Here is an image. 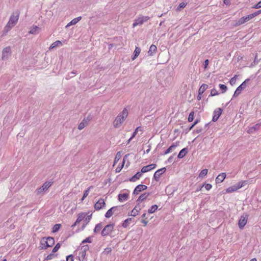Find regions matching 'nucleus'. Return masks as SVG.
I'll return each instance as SVG.
<instances>
[{"label": "nucleus", "instance_id": "1", "mask_svg": "<svg viewBox=\"0 0 261 261\" xmlns=\"http://www.w3.org/2000/svg\"><path fill=\"white\" fill-rule=\"evenodd\" d=\"M128 116V111L126 109H124L120 114L118 115L113 122V126L115 128L119 127Z\"/></svg>", "mask_w": 261, "mask_h": 261}, {"label": "nucleus", "instance_id": "2", "mask_svg": "<svg viewBox=\"0 0 261 261\" xmlns=\"http://www.w3.org/2000/svg\"><path fill=\"white\" fill-rule=\"evenodd\" d=\"M55 243L54 239L52 237L43 238L40 241V247L42 249H46L48 247L52 246Z\"/></svg>", "mask_w": 261, "mask_h": 261}, {"label": "nucleus", "instance_id": "3", "mask_svg": "<svg viewBox=\"0 0 261 261\" xmlns=\"http://www.w3.org/2000/svg\"><path fill=\"white\" fill-rule=\"evenodd\" d=\"M16 23V16L14 15H12L10 19L9 22L7 23V25L4 28V30L3 32V35H5L7 33L11 28L14 27Z\"/></svg>", "mask_w": 261, "mask_h": 261}, {"label": "nucleus", "instance_id": "4", "mask_svg": "<svg viewBox=\"0 0 261 261\" xmlns=\"http://www.w3.org/2000/svg\"><path fill=\"white\" fill-rule=\"evenodd\" d=\"M149 18V17L147 16L140 15L134 20V22L133 24V27L135 28L137 25H142L144 22L147 21Z\"/></svg>", "mask_w": 261, "mask_h": 261}, {"label": "nucleus", "instance_id": "5", "mask_svg": "<svg viewBox=\"0 0 261 261\" xmlns=\"http://www.w3.org/2000/svg\"><path fill=\"white\" fill-rule=\"evenodd\" d=\"M246 184V181H243L242 182H239L237 183L236 185L232 186L226 190V192L227 193H231L234 191H236L237 190L242 188L245 184Z\"/></svg>", "mask_w": 261, "mask_h": 261}, {"label": "nucleus", "instance_id": "6", "mask_svg": "<svg viewBox=\"0 0 261 261\" xmlns=\"http://www.w3.org/2000/svg\"><path fill=\"white\" fill-rule=\"evenodd\" d=\"M114 227V224H109L107 225L101 231V235L102 236H107L110 235L113 231Z\"/></svg>", "mask_w": 261, "mask_h": 261}, {"label": "nucleus", "instance_id": "7", "mask_svg": "<svg viewBox=\"0 0 261 261\" xmlns=\"http://www.w3.org/2000/svg\"><path fill=\"white\" fill-rule=\"evenodd\" d=\"M52 185L50 181L45 182L41 187L37 189V194H40L45 192Z\"/></svg>", "mask_w": 261, "mask_h": 261}, {"label": "nucleus", "instance_id": "8", "mask_svg": "<svg viewBox=\"0 0 261 261\" xmlns=\"http://www.w3.org/2000/svg\"><path fill=\"white\" fill-rule=\"evenodd\" d=\"M249 80L247 79L245 80L236 89L235 91L233 96L236 97L238 96L241 92V91L244 89L246 86L248 82H249Z\"/></svg>", "mask_w": 261, "mask_h": 261}, {"label": "nucleus", "instance_id": "9", "mask_svg": "<svg viewBox=\"0 0 261 261\" xmlns=\"http://www.w3.org/2000/svg\"><path fill=\"white\" fill-rule=\"evenodd\" d=\"M11 55V49L10 47H7L5 48L2 51V60H6L9 59V58Z\"/></svg>", "mask_w": 261, "mask_h": 261}, {"label": "nucleus", "instance_id": "10", "mask_svg": "<svg viewBox=\"0 0 261 261\" xmlns=\"http://www.w3.org/2000/svg\"><path fill=\"white\" fill-rule=\"evenodd\" d=\"M248 220V215L244 214L242 215L239 221V226L242 229L246 224Z\"/></svg>", "mask_w": 261, "mask_h": 261}, {"label": "nucleus", "instance_id": "11", "mask_svg": "<svg viewBox=\"0 0 261 261\" xmlns=\"http://www.w3.org/2000/svg\"><path fill=\"white\" fill-rule=\"evenodd\" d=\"M106 205L105 202L103 199H100L94 205V208L96 210H99L103 207Z\"/></svg>", "mask_w": 261, "mask_h": 261}, {"label": "nucleus", "instance_id": "12", "mask_svg": "<svg viewBox=\"0 0 261 261\" xmlns=\"http://www.w3.org/2000/svg\"><path fill=\"white\" fill-rule=\"evenodd\" d=\"M147 188V186L145 185H139L136 187L134 191L133 194L135 195H138L141 191L146 190Z\"/></svg>", "mask_w": 261, "mask_h": 261}, {"label": "nucleus", "instance_id": "13", "mask_svg": "<svg viewBox=\"0 0 261 261\" xmlns=\"http://www.w3.org/2000/svg\"><path fill=\"white\" fill-rule=\"evenodd\" d=\"M222 110L221 108H217L214 112V116L213 117V121H216L222 113Z\"/></svg>", "mask_w": 261, "mask_h": 261}, {"label": "nucleus", "instance_id": "14", "mask_svg": "<svg viewBox=\"0 0 261 261\" xmlns=\"http://www.w3.org/2000/svg\"><path fill=\"white\" fill-rule=\"evenodd\" d=\"M166 168H163L158 170L154 174V178L156 180H158L161 175L166 171Z\"/></svg>", "mask_w": 261, "mask_h": 261}, {"label": "nucleus", "instance_id": "15", "mask_svg": "<svg viewBox=\"0 0 261 261\" xmlns=\"http://www.w3.org/2000/svg\"><path fill=\"white\" fill-rule=\"evenodd\" d=\"M156 167L155 164H150L146 166H144L141 169V173H145L148 172Z\"/></svg>", "mask_w": 261, "mask_h": 261}, {"label": "nucleus", "instance_id": "16", "mask_svg": "<svg viewBox=\"0 0 261 261\" xmlns=\"http://www.w3.org/2000/svg\"><path fill=\"white\" fill-rule=\"evenodd\" d=\"M261 123H257L254 126L249 128V129L247 130V133L248 134L254 133L255 132L259 129Z\"/></svg>", "mask_w": 261, "mask_h": 261}, {"label": "nucleus", "instance_id": "17", "mask_svg": "<svg viewBox=\"0 0 261 261\" xmlns=\"http://www.w3.org/2000/svg\"><path fill=\"white\" fill-rule=\"evenodd\" d=\"M128 196L129 194L128 193L119 194L118 195V200L120 202L126 201L127 200Z\"/></svg>", "mask_w": 261, "mask_h": 261}, {"label": "nucleus", "instance_id": "18", "mask_svg": "<svg viewBox=\"0 0 261 261\" xmlns=\"http://www.w3.org/2000/svg\"><path fill=\"white\" fill-rule=\"evenodd\" d=\"M226 177L225 173H220L216 178V182L217 184L221 183L222 182Z\"/></svg>", "mask_w": 261, "mask_h": 261}, {"label": "nucleus", "instance_id": "19", "mask_svg": "<svg viewBox=\"0 0 261 261\" xmlns=\"http://www.w3.org/2000/svg\"><path fill=\"white\" fill-rule=\"evenodd\" d=\"M82 19L81 16L77 17L76 18L72 19L70 22H69L66 26V28H68L71 25H74L76 24L79 21H80Z\"/></svg>", "mask_w": 261, "mask_h": 261}, {"label": "nucleus", "instance_id": "20", "mask_svg": "<svg viewBox=\"0 0 261 261\" xmlns=\"http://www.w3.org/2000/svg\"><path fill=\"white\" fill-rule=\"evenodd\" d=\"M129 154H126L124 157H123V162H122V165L119 167V166H118L116 169V172L118 173L119 172L121 171V170H122L123 167L124 166V165L125 164V161H126V160H127V158H128V156Z\"/></svg>", "mask_w": 261, "mask_h": 261}, {"label": "nucleus", "instance_id": "21", "mask_svg": "<svg viewBox=\"0 0 261 261\" xmlns=\"http://www.w3.org/2000/svg\"><path fill=\"white\" fill-rule=\"evenodd\" d=\"M178 145V143H176L175 144H173L171 146H170L165 152L164 154H167L172 150H174L176 147Z\"/></svg>", "mask_w": 261, "mask_h": 261}, {"label": "nucleus", "instance_id": "22", "mask_svg": "<svg viewBox=\"0 0 261 261\" xmlns=\"http://www.w3.org/2000/svg\"><path fill=\"white\" fill-rule=\"evenodd\" d=\"M208 86L207 84H203L200 87L198 90L199 95L202 94L208 88Z\"/></svg>", "mask_w": 261, "mask_h": 261}, {"label": "nucleus", "instance_id": "23", "mask_svg": "<svg viewBox=\"0 0 261 261\" xmlns=\"http://www.w3.org/2000/svg\"><path fill=\"white\" fill-rule=\"evenodd\" d=\"M156 46L155 45L152 44L150 46L148 53L150 56H152L156 52Z\"/></svg>", "mask_w": 261, "mask_h": 261}, {"label": "nucleus", "instance_id": "24", "mask_svg": "<svg viewBox=\"0 0 261 261\" xmlns=\"http://www.w3.org/2000/svg\"><path fill=\"white\" fill-rule=\"evenodd\" d=\"M39 28L37 26H34L32 28L30 29L29 33L32 34H38L39 32Z\"/></svg>", "mask_w": 261, "mask_h": 261}, {"label": "nucleus", "instance_id": "25", "mask_svg": "<svg viewBox=\"0 0 261 261\" xmlns=\"http://www.w3.org/2000/svg\"><path fill=\"white\" fill-rule=\"evenodd\" d=\"M188 152V149L187 148H184L181 149L178 154V158L181 159L184 158Z\"/></svg>", "mask_w": 261, "mask_h": 261}, {"label": "nucleus", "instance_id": "26", "mask_svg": "<svg viewBox=\"0 0 261 261\" xmlns=\"http://www.w3.org/2000/svg\"><path fill=\"white\" fill-rule=\"evenodd\" d=\"M142 176V173L138 172L134 176H133L130 179V181L134 182L137 179H139Z\"/></svg>", "mask_w": 261, "mask_h": 261}, {"label": "nucleus", "instance_id": "27", "mask_svg": "<svg viewBox=\"0 0 261 261\" xmlns=\"http://www.w3.org/2000/svg\"><path fill=\"white\" fill-rule=\"evenodd\" d=\"M92 217V214H90V215H88L87 216H85V218L84 219V221L85 222V224H84L82 228V230H83L85 227H86V225L90 222Z\"/></svg>", "mask_w": 261, "mask_h": 261}, {"label": "nucleus", "instance_id": "28", "mask_svg": "<svg viewBox=\"0 0 261 261\" xmlns=\"http://www.w3.org/2000/svg\"><path fill=\"white\" fill-rule=\"evenodd\" d=\"M141 51V49L139 47H136L134 52V56L132 60H134L139 55Z\"/></svg>", "mask_w": 261, "mask_h": 261}, {"label": "nucleus", "instance_id": "29", "mask_svg": "<svg viewBox=\"0 0 261 261\" xmlns=\"http://www.w3.org/2000/svg\"><path fill=\"white\" fill-rule=\"evenodd\" d=\"M149 194L147 193H144L141 195L139 198L138 199L137 201L139 202H142L144 200L147 198V197L149 196Z\"/></svg>", "mask_w": 261, "mask_h": 261}, {"label": "nucleus", "instance_id": "30", "mask_svg": "<svg viewBox=\"0 0 261 261\" xmlns=\"http://www.w3.org/2000/svg\"><path fill=\"white\" fill-rule=\"evenodd\" d=\"M115 209V208H111L109 209L105 214V217L108 218H110L114 214H115L113 211Z\"/></svg>", "mask_w": 261, "mask_h": 261}, {"label": "nucleus", "instance_id": "31", "mask_svg": "<svg viewBox=\"0 0 261 261\" xmlns=\"http://www.w3.org/2000/svg\"><path fill=\"white\" fill-rule=\"evenodd\" d=\"M86 216L85 213H81L78 215L77 219H76V223H80L82 220H84Z\"/></svg>", "mask_w": 261, "mask_h": 261}, {"label": "nucleus", "instance_id": "32", "mask_svg": "<svg viewBox=\"0 0 261 261\" xmlns=\"http://www.w3.org/2000/svg\"><path fill=\"white\" fill-rule=\"evenodd\" d=\"M102 224L101 223H98L96 225L94 229V232L97 233L100 231V230L102 228Z\"/></svg>", "mask_w": 261, "mask_h": 261}, {"label": "nucleus", "instance_id": "33", "mask_svg": "<svg viewBox=\"0 0 261 261\" xmlns=\"http://www.w3.org/2000/svg\"><path fill=\"white\" fill-rule=\"evenodd\" d=\"M61 44H62V43L60 41L57 40L51 44V45L49 47V48L53 49V48L56 47L57 46H58L59 45H60Z\"/></svg>", "mask_w": 261, "mask_h": 261}, {"label": "nucleus", "instance_id": "34", "mask_svg": "<svg viewBox=\"0 0 261 261\" xmlns=\"http://www.w3.org/2000/svg\"><path fill=\"white\" fill-rule=\"evenodd\" d=\"M121 152L120 151L118 152L115 156L114 162V166L121 159Z\"/></svg>", "mask_w": 261, "mask_h": 261}, {"label": "nucleus", "instance_id": "35", "mask_svg": "<svg viewBox=\"0 0 261 261\" xmlns=\"http://www.w3.org/2000/svg\"><path fill=\"white\" fill-rule=\"evenodd\" d=\"M158 206L157 205H153L148 210V212L149 214L153 213L158 209Z\"/></svg>", "mask_w": 261, "mask_h": 261}, {"label": "nucleus", "instance_id": "36", "mask_svg": "<svg viewBox=\"0 0 261 261\" xmlns=\"http://www.w3.org/2000/svg\"><path fill=\"white\" fill-rule=\"evenodd\" d=\"M85 119H84L83 121L80 123V124L78 126V129L79 130L83 129L86 126H87L88 124L86 123V122H85Z\"/></svg>", "mask_w": 261, "mask_h": 261}, {"label": "nucleus", "instance_id": "37", "mask_svg": "<svg viewBox=\"0 0 261 261\" xmlns=\"http://www.w3.org/2000/svg\"><path fill=\"white\" fill-rule=\"evenodd\" d=\"M132 218H127L126 219L123 223L122 224V226L124 228H126L127 227L128 225L130 223V222L132 221Z\"/></svg>", "mask_w": 261, "mask_h": 261}, {"label": "nucleus", "instance_id": "38", "mask_svg": "<svg viewBox=\"0 0 261 261\" xmlns=\"http://www.w3.org/2000/svg\"><path fill=\"white\" fill-rule=\"evenodd\" d=\"M245 23L244 19L243 17L240 18L238 21L236 22L235 26H239Z\"/></svg>", "mask_w": 261, "mask_h": 261}, {"label": "nucleus", "instance_id": "39", "mask_svg": "<svg viewBox=\"0 0 261 261\" xmlns=\"http://www.w3.org/2000/svg\"><path fill=\"white\" fill-rule=\"evenodd\" d=\"M141 210V208H139V210H137V206H136L134 209L132 211L131 215L133 216H136L138 215V213Z\"/></svg>", "mask_w": 261, "mask_h": 261}, {"label": "nucleus", "instance_id": "40", "mask_svg": "<svg viewBox=\"0 0 261 261\" xmlns=\"http://www.w3.org/2000/svg\"><path fill=\"white\" fill-rule=\"evenodd\" d=\"M207 172L208 170L206 169L202 170L199 175V177L203 178L207 174Z\"/></svg>", "mask_w": 261, "mask_h": 261}, {"label": "nucleus", "instance_id": "41", "mask_svg": "<svg viewBox=\"0 0 261 261\" xmlns=\"http://www.w3.org/2000/svg\"><path fill=\"white\" fill-rule=\"evenodd\" d=\"M186 5L187 4L183 2L180 3L176 8V11H180L182 9L184 8Z\"/></svg>", "mask_w": 261, "mask_h": 261}, {"label": "nucleus", "instance_id": "42", "mask_svg": "<svg viewBox=\"0 0 261 261\" xmlns=\"http://www.w3.org/2000/svg\"><path fill=\"white\" fill-rule=\"evenodd\" d=\"M60 226H61V224H55L53 228V232H56L58 231V230L59 229Z\"/></svg>", "mask_w": 261, "mask_h": 261}, {"label": "nucleus", "instance_id": "43", "mask_svg": "<svg viewBox=\"0 0 261 261\" xmlns=\"http://www.w3.org/2000/svg\"><path fill=\"white\" fill-rule=\"evenodd\" d=\"M92 188V187H89L87 190H86L84 193V195H83V196L82 198V200H83L84 199V198H85L89 194V191H90V189Z\"/></svg>", "mask_w": 261, "mask_h": 261}, {"label": "nucleus", "instance_id": "44", "mask_svg": "<svg viewBox=\"0 0 261 261\" xmlns=\"http://www.w3.org/2000/svg\"><path fill=\"white\" fill-rule=\"evenodd\" d=\"M243 18L244 19L245 22H246L249 21L250 20H251V19H252L253 18V17L252 15V14H251L248 15L247 16L243 17Z\"/></svg>", "mask_w": 261, "mask_h": 261}, {"label": "nucleus", "instance_id": "45", "mask_svg": "<svg viewBox=\"0 0 261 261\" xmlns=\"http://www.w3.org/2000/svg\"><path fill=\"white\" fill-rule=\"evenodd\" d=\"M61 245L60 243H57L56 245L55 246V247L53 248L52 252L55 253L60 248Z\"/></svg>", "mask_w": 261, "mask_h": 261}, {"label": "nucleus", "instance_id": "46", "mask_svg": "<svg viewBox=\"0 0 261 261\" xmlns=\"http://www.w3.org/2000/svg\"><path fill=\"white\" fill-rule=\"evenodd\" d=\"M194 113L193 111L191 112L188 117V121L192 122L194 119Z\"/></svg>", "mask_w": 261, "mask_h": 261}, {"label": "nucleus", "instance_id": "47", "mask_svg": "<svg viewBox=\"0 0 261 261\" xmlns=\"http://www.w3.org/2000/svg\"><path fill=\"white\" fill-rule=\"evenodd\" d=\"M220 88L222 90V93H224L227 90V87L223 84H219Z\"/></svg>", "mask_w": 261, "mask_h": 261}, {"label": "nucleus", "instance_id": "48", "mask_svg": "<svg viewBox=\"0 0 261 261\" xmlns=\"http://www.w3.org/2000/svg\"><path fill=\"white\" fill-rule=\"evenodd\" d=\"M91 242H92V241H91V238L89 237L87 238L86 239L82 241V244H84V243H90Z\"/></svg>", "mask_w": 261, "mask_h": 261}, {"label": "nucleus", "instance_id": "49", "mask_svg": "<svg viewBox=\"0 0 261 261\" xmlns=\"http://www.w3.org/2000/svg\"><path fill=\"white\" fill-rule=\"evenodd\" d=\"M218 94L217 91L215 89H213L211 90V96H214Z\"/></svg>", "mask_w": 261, "mask_h": 261}, {"label": "nucleus", "instance_id": "50", "mask_svg": "<svg viewBox=\"0 0 261 261\" xmlns=\"http://www.w3.org/2000/svg\"><path fill=\"white\" fill-rule=\"evenodd\" d=\"M89 249V247L88 245H84L81 247V250L83 252H86L87 250Z\"/></svg>", "mask_w": 261, "mask_h": 261}, {"label": "nucleus", "instance_id": "51", "mask_svg": "<svg viewBox=\"0 0 261 261\" xmlns=\"http://www.w3.org/2000/svg\"><path fill=\"white\" fill-rule=\"evenodd\" d=\"M66 261H73V256L72 255H69L66 257Z\"/></svg>", "mask_w": 261, "mask_h": 261}, {"label": "nucleus", "instance_id": "52", "mask_svg": "<svg viewBox=\"0 0 261 261\" xmlns=\"http://www.w3.org/2000/svg\"><path fill=\"white\" fill-rule=\"evenodd\" d=\"M203 185L205 186V188L206 190H210L212 187V186L210 184H207Z\"/></svg>", "mask_w": 261, "mask_h": 261}, {"label": "nucleus", "instance_id": "53", "mask_svg": "<svg viewBox=\"0 0 261 261\" xmlns=\"http://www.w3.org/2000/svg\"><path fill=\"white\" fill-rule=\"evenodd\" d=\"M140 129V127H138L136 129L135 131L133 133L132 137H130V139H132L133 138H134L135 137V136L136 135V134L137 133V129Z\"/></svg>", "mask_w": 261, "mask_h": 261}, {"label": "nucleus", "instance_id": "54", "mask_svg": "<svg viewBox=\"0 0 261 261\" xmlns=\"http://www.w3.org/2000/svg\"><path fill=\"white\" fill-rule=\"evenodd\" d=\"M253 8L258 9L261 8V1L259 2L256 5L253 7Z\"/></svg>", "mask_w": 261, "mask_h": 261}, {"label": "nucleus", "instance_id": "55", "mask_svg": "<svg viewBox=\"0 0 261 261\" xmlns=\"http://www.w3.org/2000/svg\"><path fill=\"white\" fill-rule=\"evenodd\" d=\"M260 13H261V10H258V11H256V12H254V13H252L251 14L253 16V18H254V17H255L256 16L258 15Z\"/></svg>", "mask_w": 261, "mask_h": 261}, {"label": "nucleus", "instance_id": "56", "mask_svg": "<svg viewBox=\"0 0 261 261\" xmlns=\"http://www.w3.org/2000/svg\"><path fill=\"white\" fill-rule=\"evenodd\" d=\"M173 156L172 155L168 158V159L167 160V162L169 163H171L173 162Z\"/></svg>", "mask_w": 261, "mask_h": 261}, {"label": "nucleus", "instance_id": "57", "mask_svg": "<svg viewBox=\"0 0 261 261\" xmlns=\"http://www.w3.org/2000/svg\"><path fill=\"white\" fill-rule=\"evenodd\" d=\"M112 208H115V209L114 211H113L115 214L118 213L119 208L118 206H114V207H112Z\"/></svg>", "mask_w": 261, "mask_h": 261}, {"label": "nucleus", "instance_id": "58", "mask_svg": "<svg viewBox=\"0 0 261 261\" xmlns=\"http://www.w3.org/2000/svg\"><path fill=\"white\" fill-rule=\"evenodd\" d=\"M85 119V122L88 124L89 121L91 119V117L90 116H88Z\"/></svg>", "mask_w": 261, "mask_h": 261}, {"label": "nucleus", "instance_id": "59", "mask_svg": "<svg viewBox=\"0 0 261 261\" xmlns=\"http://www.w3.org/2000/svg\"><path fill=\"white\" fill-rule=\"evenodd\" d=\"M85 119V122L88 124L89 121L91 119V117L90 116H88Z\"/></svg>", "mask_w": 261, "mask_h": 261}, {"label": "nucleus", "instance_id": "60", "mask_svg": "<svg viewBox=\"0 0 261 261\" xmlns=\"http://www.w3.org/2000/svg\"><path fill=\"white\" fill-rule=\"evenodd\" d=\"M141 222L143 223L144 224V226H146L147 223H148V221L146 220V219H143L142 221H141Z\"/></svg>", "mask_w": 261, "mask_h": 261}, {"label": "nucleus", "instance_id": "61", "mask_svg": "<svg viewBox=\"0 0 261 261\" xmlns=\"http://www.w3.org/2000/svg\"><path fill=\"white\" fill-rule=\"evenodd\" d=\"M236 81V78H235V76L233 77V78H232L230 81V83L231 84H232V83H234Z\"/></svg>", "mask_w": 261, "mask_h": 261}, {"label": "nucleus", "instance_id": "62", "mask_svg": "<svg viewBox=\"0 0 261 261\" xmlns=\"http://www.w3.org/2000/svg\"><path fill=\"white\" fill-rule=\"evenodd\" d=\"M208 60H206L204 61V67H205V68H206V67L208 65Z\"/></svg>", "mask_w": 261, "mask_h": 261}, {"label": "nucleus", "instance_id": "63", "mask_svg": "<svg viewBox=\"0 0 261 261\" xmlns=\"http://www.w3.org/2000/svg\"><path fill=\"white\" fill-rule=\"evenodd\" d=\"M224 3L226 5H228V4H229V3H230V0H224Z\"/></svg>", "mask_w": 261, "mask_h": 261}, {"label": "nucleus", "instance_id": "64", "mask_svg": "<svg viewBox=\"0 0 261 261\" xmlns=\"http://www.w3.org/2000/svg\"><path fill=\"white\" fill-rule=\"evenodd\" d=\"M76 74V72L75 71H72L71 72V77H73L75 75V74Z\"/></svg>", "mask_w": 261, "mask_h": 261}]
</instances>
